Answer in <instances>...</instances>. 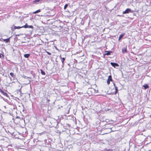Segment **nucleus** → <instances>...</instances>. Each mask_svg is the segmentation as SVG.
I'll use <instances>...</instances> for the list:
<instances>
[{"label": "nucleus", "mask_w": 151, "mask_h": 151, "mask_svg": "<svg viewBox=\"0 0 151 151\" xmlns=\"http://www.w3.org/2000/svg\"><path fill=\"white\" fill-rule=\"evenodd\" d=\"M3 91L0 88V92L1 93L2 92V91Z\"/></svg>", "instance_id": "5701e85b"}, {"label": "nucleus", "mask_w": 151, "mask_h": 151, "mask_svg": "<svg viewBox=\"0 0 151 151\" xmlns=\"http://www.w3.org/2000/svg\"><path fill=\"white\" fill-rule=\"evenodd\" d=\"M12 30H13V28H12Z\"/></svg>", "instance_id": "a878e982"}, {"label": "nucleus", "mask_w": 151, "mask_h": 151, "mask_svg": "<svg viewBox=\"0 0 151 151\" xmlns=\"http://www.w3.org/2000/svg\"><path fill=\"white\" fill-rule=\"evenodd\" d=\"M59 57H60V58L61 59V61H62V66H63L64 65V61L65 60V58H62L61 57V55H60L59 56Z\"/></svg>", "instance_id": "6e6552de"}, {"label": "nucleus", "mask_w": 151, "mask_h": 151, "mask_svg": "<svg viewBox=\"0 0 151 151\" xmlns=\"http://www.w3.org/2000/svg\"><path fill=\"white\" fill-rule=\"evenodd\" d=\"M122 52L123 53H127V46H126L124 47H123L122 49Z\"/></svg>", "instance_id": "20e7f679"}, {"label": "nucleus", "mask_w": 151, "mask_h": 151, "mask_svg": "<svg viewBox=\"0 0 151 151\" xmlns=\"http://www.w3.org/2000/svg\"><path fill=\"white\" fill-rule=\"evenodd\" d=\"M124 35V33H123L122 34H121L119 37V39H118V40L119 41V40H121L122 38V37H123V36Z\"/></svg>", "instance_id": "9d476101"}, {"label": "nucleus", "mask_w": 151, "mask_h": 151, "mask_svg": "<svg viewBox=\"0 0 151 151\" xmlns=\"http://www.w3.org/2000/svg\"><path fill=\"white\" fill-rule=\"evenodd\" d=\"M2 57H4V55L1 53L0 54V58H1Z\"/></svg>", "instance_id": "4be33fe9"}, {"label": "nucleus", "mask_w": 151, "mask_h": 151, "mask_svg": "<svg viewBox=\"0 0 151 151\" xmlns=\"http://www.w3.org/2000/svg\"><path fill=\"white\" fill-rule=\"evenodd\" d=\"M106 122H110V120H109V119H106Z\"/></svg>", "instance_id": "412c9836"}, {"label": "nucleus", "mask_w": 151, "mask_h": 151, "mask_svg": "<svg viewBox=\"0 0 151 151\" xmlns=\"http://www.w3.org/2000/svg\"><path fill=\"white\" fill-rule=\"evenodd\" d=\"M115 91H116L115 92V94H116L117 93V91H118V88H117V86H115Z\"/></svg>", "instance_id": "dca6fc26"}, {"label": "nucleus", "mask_w": 151, "mask_h": 151, "mask_svg": "<svg viewBox=\"0 0 151 151\" xmlns=\"http://www.w3.org/2000/svg\"><path fill=\"white\" fill-rule=\"evenodd\" d=\"M10 75L12 77H13L14 76V74L13 73H10Z\"/></svg>", "instance_id": "f3484780"}, {"label": "nucleus", "mask_w": 151, "mask_h": 151, "mask_svg": "<svg viewBox=\"0 0 151 151\" xmlns=\"http://www.w3.org/2000/svg\"><path fill=\"white\" fill-rule=\"evenodd\" d=\"M114 122V121L112 120H110V122H111V123H112V122Z\"/></svg>", "instance_id": "b1692460"}, {"label": "nucleus", "mask_w": 151, "mask_h": 151, "mask_svg": "<svg viewBox=\"0 0 151 151\" xmlns=\"http://www.w3.org/2000/svg\"><path fill=\"white\" fill-rule=\"evenodd\" d=\"M68 4H65L64 6V9H65L68 7Z\"/></svg>", "instance_id": "a211bd4d"}, {"label": "nucleus", "mask_w": 151, "mask_h": 151, "mask_svg": "<svg viewBox=\"0 0 151 151\" xmlns=\"http://www.w3.org/2000/svg\"><path fill=\"white\" fill-rule=\"evenodd\" d=\"M41 12V10L40 9H39L35 12H33V13L34 14H36L38 13Z\"/></svg>", "instance_id": "f8f14e48"}, {"label": "nucleus", "mask_w": 151, "mask_h": 151, "mask_svg": "<svg viewBox=\"0 0 151 151\" xmlns=\"http://www.w3.org/2000/svg\"><path fill=\"white\" fill-rule=\"evenodd\" d=\"M40 71H41V73L42 75H45V72L43 71L42 69H40Z\"/></svg>", "instance_id": "2eb2a0df"}, {"label": "nucleus", "mask_w": 151, "mask_h": 151, "mask_svg": "<svg viewBox=\"0 0 151 151\" xmlns=\"http://www.w3.org/2000/svg\"><path fill=\"white\" fill-rule=\"evenodd\" d=\"M31 28L32 29H33V27L32 25H28L27 24H26L22 26H14V29H19L20 28Z\"/></svg>", "instance_id": "f257e3e1"}, {"label": "nucleus", "mask_w": 151, "mask_h": 151, "mask_svg": "<svg viewBox=\"0 0 151 151\" xmlns=\"http://www.w3.org/2000/svg\"><path fill=\"white\" fill-rule=\"evenodd\" d=\"M10 37H9L6 39H3L2 38H1V39H2L4 42L6 43H7L10 42Z\"/></svg>", "instance_id": "0eeeda50"}, {"label": "nucleus", "mask_w": 151, "mask_h": 151, "mask_svg": "<svg viewBox=\"0 0 151 151\" xmlns=\"http://www.w3.org/2000/svg\"><path fill=\"white\" fill-rule=\"evenodd\" d=\"M114 87H115V86H116V84H115V83H114Z\"/></svg>", "instance_id": "393cba45"}, {"label": "nucleus", "mask_w": 151, "mask_h": 151, "mask_svg": "<svg viewBox=\"0 0 151 151\" xmlns=\"http://www.w3.org/2000/svg\"><path fill=\"white\" fill-rule=\"evenodd\" d=\"M112 52L111 51H105V54H104L105 55H111V53H112Z\"/></svg>", "instance_id": "1a4fd4ad"}, {"label": "nucleus", "mask_w": 151, "mask_h": 151, "mask_svg": "<svg viewBox=\"0 0 151 151\" xmlns=\"http://www.w3.org/2000/svg\"><path fill=\"white\" fill-rule=\"evenodd\" d=\"M133 12V11L131 9L129 8H127L126 10L123 11L122 12L123 14H128L129 13H132Z\"/></svg>", "instance_id": "f03ea898"}, {"label": "nucleus", "mask_w": 151, "mask_h": 151, "mask_svg": "<svg viewBox=\"0 0 151 151\" xmlns=\"http://www.w3.org/2000/svg\"><path fill=\"white\" fill-rule=\"evenodd\" d=\"M43 0H35L33 1L32 3L33 4H37L38 3H40L41 1Z\"/></svg>", "instance_id": "423d86ee"}, {"label": "nucleus", "mask_w": 151, "mask_h": 151, "mask_svg": "<svg viewBox=\"0 0 151 151\" xmlns=\"http://www.w3.org/2000/svg\"><path fill=\"white\" fill-rule=\"evenodd\" d=\"M45 51L48 55H51V53L50 52H47V51Z\"/></svg>", "instance_id": "aec40b11"}, {"label": "nucleus", "mask_w": 151, "mask_h": 151, "mask_svg": "<svg viewBox=\"0 0 151 151\" xmlns=\"http://www.w3.org/2000/svg\"><path fill=\"white\" fill-rule=\"evenodd\" d=\"M67 12H69L68 11H67Z\"/></svg>", "instance_id": "cd10ccee"}, {"label": "nucleus", "mask_w": 151, "mask_h": 151, "mask_svg": "<svg viewBox=\"0 0 151 151\" xmlns=\"http://www.w3.org/2000/svg\"><path fill=\"white\" fill-rule=\"evenodd\" d=\"M30 80H29V83H30Z\"/></svg>", "instance_id": "bb28decb"}, {"label": "nucleus", "mask_w": 151, "mask_h": 151, "mask_svg": "<svg viewBox=\"0 0 151 151\" xmlns=\"http://www.w3.org/2000/svg\"><path fill=\"white\" fill-rule=\"evenodd\" d=\"M143 87L145 89H146L149 88V86L147 84H145L143 86Z\"/></svg>", "instance_id": "ddd939ff"}, {"label": "nucleus", "mask_w": 151, "mask_h": 151, "mask_svg": "<svg viewBox=\"0 0 151 151\" xmlns=\"http://www.w3.org/2000/svg\"><path fill=\"white\" fill-rule=\"evenodd\" d=\"M112 81V79L111 76V75L109 76L108 77L107 81V84L108 85H109L110 83V81Z\"/></svg>", "instance_id": "7ed1b4c3"}, {"label": "nucleus", "mask_w": 151, "mask_h": 151, "mask_svg": "<svg viewBox=\"0 0 151 151\" xmlns=\"http://www.w3.org/2000/svg\"><path fill=\"white\" fill-rule=\"evenodd\" d=\"M1 93H2L3 95H4V96L8 97L7 94L6 93L4 92L3 91H2V92Z\"/></svg>", "instance_id": "4468645a"}, {"label": "nucleus", "mask_w": 151, "mask_h": 151, "mask_svg": "<svg viewBox=\"0 0 151 151\" xmlns=\"http://www.w3.org/2000/svg\"><path fill=\"white\" fill-rule=\"evenodd\" d=\"M110 64L112 66H113L114 68H115L116 67L119 66V64L117 63L111 62L110 63Z\"/></svg>", "instance_id": "39448f33"}, {"label": "nucleus", "mask_w": 151, "mask_h": 151, "mask_svg": "<svg viewBox=\"0 0 151 151\" xmlns=\"http://www.w3.org/2000/svg\"><path fill=\"white\" fill-rule=\"evenodd\" d=\"M23 77L24 78H30V77H28L27 76H26L24 75H23Z\"/></svg>", "instance_id": "6ab92c4d"}, {"label": "nucleus", "mask_w": 151, "mask_h": 151, "mask_svg": "<svg viewBox=\"0 0 151 151\" xmlns=\"http://www.w3.org/2000/svg\"><path fill=\"white\" fill-rule=\"evenodd\" d=\"M24 56L25 58H28L30 56V54H25Z\"/></svg>", "instance_id": "9b49d317"}]
</instances>
